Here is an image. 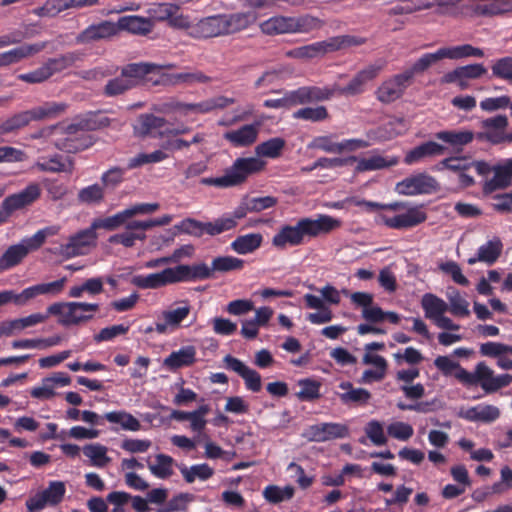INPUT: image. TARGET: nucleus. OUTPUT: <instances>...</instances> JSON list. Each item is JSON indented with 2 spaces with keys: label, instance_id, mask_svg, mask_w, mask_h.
Masks as SVG:
<instances>
[{
  "label": "nucleus",
  "instance_id": "3",
  "mask_svg": "<svg viewBox=\"0 0 512 512\" xmlns=\"http://www.w3.org/2000/svg\"><path fill=\"white\" fill-rule=\"evenodd\" d=\"M323 22L311 15L274 16L260 24L262 33L274 36L279 34L309 33L321 28Z\"/></svg>",
  "mask_w": 512,
  "mask_h": 512
},
{
  "label": "nucleus",
  "instance_id": "48",
  "mask_svg": "<svg viewBox=\"0 0 512 512\" xmlns=\"http://www.w3.org/2000/svg\"><path fill=\"white\" fill-rule=\"evenodd\" d=\"M448 311L455 317H467L470 315V304L461 292L453 287L446 292Z\"/></svg>",
  "mask_w": 512,
  "mask_h": 512
},
{
  "label": "nucleus",
  "instance_id": "49",
  "mask_svg": "<svg viewBox=\"0 0 512 512\" xmlns=\"http://www.w3.org/2000/svg\"><path fill=\"white\" fill-rule=\"evenodd\" d=\"M104 290L103 277H92L86 279L82 284L74 285L69 289V297L81 298L84 293L90 296L98 295Z\"/></svg>",
  "mask_w": 512,
  "mask_h": 512
},
{
  "label": "nucleus",
  "instance_id": "21",
  "mask_svg": "<svg viewBox=\"0 0 512 512\" xmlns=\"http://www.w3.org/2000/svg\"><path fill=\"white\" fill-rule=\"evenodd\" d=\"M385 66V61L380 60L366 66L344 88L338 87V93L343 95H357L364 91L365 85L378 76Z\"/></svg>",
  "mask_w": 512,
  "mask_h": 512
},
{
  "label": "nucleus",
  "instance_id": "36",
  "mask_svg": "<svg viewBox=\"0 0 512 512\" xmlns=\"http://www.w3.org/2000/svg\"><path fill=\"white\" fill-rule=\"evenodd\" d=\"M435 138L447 144L453 151H461L464 146L472 142L474 133L471 130H443L435 134Z\"/></svg>",
  "mask_w": 512,
  "mask_h": 512
},
{
  "label": "nucleus",
  "instance_id": "59",
  "mask_svg": "<svg viewBox=\"0 0 512 512\" xmlns=\"http://www.w3.org/2000/svg\"><path fill=\"white\" fill-rule=\"evenodd\" d=\"M294 495V488L291 486L279 487L269 485L263 491L264 498L270 503H279L289 500Z\"/></svg>",
  "mask_w": 512,
  "mask_h": 512
},
{
  "label": "nucleus",
  "instance_id": "32",
  "mask_svg": "<svg viewBox=\"0 0 512 512\" xmlns=\"http://www.w3.org/2000/svg\"><path fill=\"white\" fill-rule=\"evenodd\" d=\"M445 151L446 147L444 145L434 141H427L409 150L404 157V163L413 165L426 158L441 156Z\"/></svg>",
  "mask_w": 512,
  "mask_h": 512
},
{
  "label": "nucleus",
  "instance_id": "22",
  "mask_svg": "<svg viewBox=\"0 0 512 512\" xmlns=\"http://www.w3.org/2000/svg\"><path fill=\"white\" fill-rule=\"evenodd\" d=\"M437 181L427 174H417L396 184L395 190L402 195L427 194L436 190Z\"/></svg>",
  "mask_w": 512,
  "mask_h": 512
},
{
  "label": "nucleus",
  "instance_id": "55",
  "mask_svg": "<svg viewBox=\"0 0 512 512\" xmlns=\"http://www.w3.org/2000/svg\"><path fill=\"white\" fill-rule=\"evenodd\" d=\"M444 59L457 60L467 57H483L484 53L480 48L470 44L459 46L442 47Z\"/></svg>",
  "mask_w": 512,
  "mask_h": 512
},
{
  "label": "nucleus",
  "instance_id": "23",
  "mask_svg": "<svg viewBox=\"0 0 512 512\" xmlns=\"http://www.w3.org/2000/svg\"><path fill=\"white\" fill-rule=\"evenodd\" d=\"M410 83V74H397L381 84L377 90V98L383 103L393 102L402 96Z\"/></svg>",
  "mask_w": 512,
  "mask_h": 512
},
{
  "label": "nucleus",
  "instance_id": "42",
  "mask_svg": "<svg viewBox=\"0 0 512 512\" xmlns=\"http://www.w3.org/2000/svg\"><path fill=\"white\" fill-rule=\"evenodd\" d=\"M118 26L132 34L146 35L152 31L154 24L148 17L129 15L121 17Z\"/></svg>",
  "mask_w": 512,
  "mask_h": 512
},
{
  "label": "nucleus",
  "instance_id": "25",
  "mask_svg": "<svg viewBox=\"0 0 512 512\" xmlns=\"http://www.w3.org/2000/svg\"><path fill=\"white\" fill-rule=\"evenodd\" d=\"M351 302L362 309V318L369 323H380L385 320V312L374 304V296L368 292H354L351 294Z\"/></svg>",
  "mask_w": 512,
  "mask_h": 512
},
{
  "label": "nucleus",
  "instance_id": "9",
  "mask_svg": "<svg viewBox=\"0 0 512 512\" xmlns=\"http://www.w3.org/2000/svg\"><path fill=\"white\" fill-rule=\"evenodd\" d=\"M352 44H356V42L351 37L337 36L324 41L293 48L286 52V56L294 59L310 60L321 57L326 53L340 50Z\"/></svg>",
  "mask_w": 512,
  "mask_h": 512
},
{
  "label": "nucleus",
  "instance_id": "44",
  "mask_svg": "<svg viewBox=\"0 0 512 512\" xmlns=\"http://www.w3.org/2000/svg\"><path fill=\"white\" fill-rule=\"evenodd\" d=\"M34 167L39 171L43 172H71L73 164L68 157H62L60 155H54L51 157L41 156L37 159Z\"/></svg>",
  "mask_w": 512,
  "mask_h": 512
},
{
  "label": "nucleus",
  "instance_id": "47",
  "mask_svg": "<svg viewBox=\"0 0 512 512\" xmlns=\"http://www.w3.org/2000/svg\"><path fill=\"white\" fill-rule=\"evenodd\" d=\"M263 242L260 233H248L236 237L230 244L231 249L239 255H247L256 251Z\"/></svg>",
  "mask_w": 512,
  "mask_h": 512
},
{
  "label": "nucleus",
  "instance_id": "51",
  "mask_svg": "<svg viewBox=\"0 0 512 512\" xmlns=\"http://www.w3.org/2000/svg\"><path fill=\"white\" fill-rule=\"evenodd\" d=\"M285 146L286 141L283 138H270L267 141H264L256 146V158H258L259 160H261L260 157L276 159L281 156Z\"/></svg>",
  "mask_w": 512,
  "mask_h": 512
},
{
  "label": "nucleus",
  "instance_id": "39",
  "mask_svg": "<svg viewBox=\"0 0 512 512\" xmlns=\"http://www.w3.org/2000/svg\"><path fill=\"white\" fill-rule=\"evenodd\" d=\"M272 316L273 310L267 306L256 309L253 319L244 320L242 322L241 334L248 339L255 338L258 335L259 327L265 326Z\"/></svg>",
  "mask_w": 512,
  "mask_h": 512
},
{
  "label": "nucleus",
  "instance_id": "53",
  "mask_svg": "<svg viewBox=\"0 0 512 512\" xmlns=\"http://www.w3.org/2000/svg\"><path fill=\"white\" fill-rule=\"evenodd\" d=\"M443 59L444 55L442 48H439L437 51L433 53L423 54L419 59H417L413 63V65L410 68L406 69L404 72L406 74H410V79L412 80L416 74L426 71L429 67Z\"/></svg>",
  "mask_w": 512,
  "mask_h": 512
},
{
  "label": "nucleus",
  "instance_id": "34",
  "mask_svg": "<svg viewBox=\"0 0 512 512\" xmlns=\"http://www.w3.org/2000/svg\"><path fill=\"white\" fill-rule=\"evenodd\" d=\"M460 416L472 422L491 423L500 417V409L495 405L480 403L462 410Z\"/></svg>",
  "mask_w": 512,
  "mask_h": 512
},
{
  "label": "nucleus",
  "instance_id": "62",
  "mask_svg": "<svg viewBox=\"0 0 512 512\" xmlns=\"http://www.w3.org/2000/svg\"><path fill=\"white\" fill-rule=\"evenodd\" d=\"M104 199L103 187L99 184H92L82 188L78 192V200L83 204H98Z\"/></svg>",
  "mask_w": 512,
  "mask_h": 512
},
{
  "label": "nucleus",
  "instance_id": "46",
  "mask_svg": "<svg viewBox=\"0 0 512 512\" xmlns=\"http://www.w3.org/2000/svg\"><path fill=\"white\" fill-rule=\"evenodd\" d=\"M223 16L226 35L246 29L257 19V15L253 11L223 14Z\"/></svg>",
  "mask_w": 512,
  "mask_h": 512
},
{
  "label": "nucleus",
  "instance_id": "33",
  "mask_svg": "<svg viewBox=\"0 0 512 512\" xmlns=\"http://www.w3.org/2000/svg\"><path fill=\"white\" fill-rule=\"evenodd\" d=\"M160 68L159 72H155L151 76L153 77L152 83L157 84H194V83H205L209 81V77L204 75L202 72L196 71V72H184V73H177L172 76H167L162 73V67L158 66Z\"/></svg>",
  "mask_w": 512,
  "mask_h": 512
},
{
  "label": "nucleus",
  "instance_id": "43",
  "mask_svg": "<svg viewBox=\"0 0 512 512\" xmlns=\"http://www.w3.org/2000/svg\"><path fill=\"white\" fill-rule=\"evenodd\" d=\"M174 459L166 454H157L154 458L147 459V467L150 473L158 479H168L173 473Z\"/></svg>",
  "mask_w": 512,
  "mask_h": 512
},
{
  "label": "nucleus",
  "instance_id": "17",
  "mask_svg": "<svg viewBox=\"0 0 512 512\" xmlns=\"http://www.w3.org/2000/svg\"><path fill=\"white\" fill-rule=\"evenodd\" d=\"M96 244V233L93 228L82 230L71 236L68 242L59 246L58 252L65 258H73L87 254Z\"/></svg>",
  "mask_w": 512,
  "mask_h": 512
},
{
  "label": "nucleus",
  "instance_id": "2",
  "mask_svg": "<svg viewBox=\"0 0 512 512\" xmlns=\"http://www.w3.org/2000/svg\"><path fill=\"white\" fill-rule=\"evenodd\" d=\"M158 65L151 63H134L127 65L122 69L119 76L109 80L104 88L106 96L113 97L124 93L134 87L139 80L152 82L151 76L155 72H159Z\"/></svg>",
  "mask_w": 512,
  "mask_h": 512
},
{
  "label": "nucleus",
  "instance_id": "41",
  "mask_svg": "<svg viewBox=\"0 0 512 512\" xmlns=\"http://www.w3.org/2000/svg\"><path fill=\"white\" fill-rule=\"evenodd\" d=\"M178 282L204 280L213 274L212 266L209 267L204 263L196 265H179L175 267Z\"/></svg>",
  "mask_w": 512,
  "mask_h": 512
},
{
  "label": "nucleus",
  "instance_id": "58",
  "mask_svg": "<svg viewBox=\"0 0 512 512\" xmlns=\"http://www.w3.org/2000/svg\"><path fill=\"white\" fill-rule=\"evenodd\" d=\"M128 218L125 210H122L112 216L106 218H99L92 222L91 227L95 231L96 229L115 230L122 225H126Z\"/></svg>",
  "mask_w": 512,
  "mask_h": 512
},
{
  "label": "nucleus",
  "instance_id": "27",
  "mask_svg": "<svg viewBox=\"0 0 512 512\" xmlns=\"http://www.w3.org/2000/svg\"><path fill=\"white\" fill-rule=\"evenodd\" d=\"M132 283L141 289H158L169 284L178 283V280L175 267H170L157 273L134 276Z\"/></svg>",
  "mask_w": 512,
  "mask_h": 512
},
{
  "label": "nucleus",
  "instance_id": "8",
  "mask_svg": "<svg viewBox=\"0 0 512 512\" xmlns=\"http://www.w3.org/2000/svg\"><path fill=\"white\" fill-rule=\"evenodd\" d=\"M469 166H472L479 175L484 177H487L490 173H493V176L490 179L486 178L484 181L483 190L485 193H492L498 189H504L511 184V158L505 159L493 166L485 161L472 162L469 164Z\"/></svg>",
  "mask_w": 512,
  "mask_h": 512
},
{
  "label": "nucleus",
  "instance_id": "56",
  "mask_svg": "<svg viewBox=\"0 0 512 512\" xmlns=\"http://www.w3.org/2000/svg\"><path fill=\"white\" fill-rule=\"evenodd\" d=\"M145 239L146 233L130 228V222H128L125 225V231L112 235L109 238V242L113 244H121L124 247H132L137 240L143 241Z\"/></svg>",
  "mask_w": 512,
  "mask_h": 512
},
{
  "label": "nucleus",
  "instance_id": "13",
  "mask_svg": "<svg viewBox=\"0 0 512 512\" xmlns=\"http://www.w3.org/2000/svg\"><path fill=\"white\" fill-rule=\"evenodd\" d=\"M183 30L195 39H207L226 35L223 14L212 15L199 19L193 23L188 16V27Z\"/></svg>",
  "mask_w": 512,
  "mask_h": 512
},
{
  "label": "nucleus",
  "instance_id": "35",
  "mask_svg": "<svg viewBox=\"0 0 512 512\" xmlns=\"http://www.w3.org/2000/svg\"><path fill=\"white\" fill-rule=\"evenodd\" d=\"M196 348L192 345L181 347L173 351L163 360V366L171 371L188 367L196 362Z\"/></svg>",
  "mask_w": 512,
  "mask_h": 512
},
{
  "label": "nucleus",
  "instance_id": "12",
  "mask_svg": "<svg viewBox=\"0 0 512 512\" xmlns=\"http://www.w3.org/2000/svg\"><path fill=\"white\" fill-rule=\"evenodd\" d=\"M235 102L234 98H228L225 96H216L210 99H206L199 103H183V102H171L163 106V111H176L180 115L187 116L190 114H205L216 109H223L228 105Z\"/></svg>",
  "mask_w": 512,
  "mask_h": 512
},
{
  "label": "nucleus",
  "instance_id": "50",
  "mask_svg": "<svg viewBox=\"0 0 512 512\" xmlns=\"http://www.w3.org/2000/svg\"><path fill=\"white\" fill-rule=\"evenodd\" d=\"M104 417L108 422L118 424L126 431L136 432L141 429L140 421L124 410L107 412Z\"/></svg>",
  "mask_w": 512,
  "mask_h": 512
},
{
  "label": "nucleus",
  "instance_id": "40",
  "mask_svg": "<svg viewBox=\"0 0 512 512\" xmlns=\"http://www.w3.org/2000/svg\"><path fill=\"white\" fill-rule=\"evenodd\" d=\"M116 33V27L113 23L105 21L99 24L91 25L81 32L76 40L78 43L87 44L94 41L111 37Z\"/></svg>",
  "mask_w": 512,
  "mask_h": 512
},
{
  "label": "nucleus",
  "instance_id": "24",
  "mask_svg": "<svg viewBox=\"0 0 512 512\" xmlns=\"http://www.w3.org/2000/svg\"><path fill=\"white\" fill-rule=\"evenodd\" d=\"M223 362L227 369L235 372L244 380L245 386L248 390L252 392H258L261 390V376L256 370L251 369L244 362L231 355H226L223 358Z\"/></svg>",
  "mask_w": 512,
  "mask_h": 512
},
{
  "label": "nucleus",
  "instance_id": "38",
  "mask_svg": "<svg viewBox=\"0 0 512 512\" xmlns=\"http://www.w3.org/2000/svg\"><path fill=\"white\" fill-rule=\"evenodd\" d=\"M44 47L45 43L24 44L9 51L0 53V67L18 63L21 60L40 52Z\"/></svg>",
  "mask_w": 512,
  "mask_h": 512
},
{
  "label": "nucleus",
  "instance_id": "19",
  "mask_svg": "<svg viewBox=\"0 0 512 512\" xmlns=\"http://www.w3.org/2000/svg\"><path fill=\"white\" fill-rule=\"evenodd\" d=\"M306 238L304 226L300 219L295 225L282 226L272 237L271 243L273 247L284 250L304 244Z\"/></svg>",
  "mask_w": 512,
  "mask_h": 512
},
{
  "label": "nucleus",
  "instance_id": "54",
  "mask_svg": "<svg viewBox=\"0 0 512 512\" xmlns=\"http://www.w3.org/2000/svg\"><path fill=\"white\" fill-rule=\"evenodd\" d=\"M180 472L187 483H193L196 479L205 481L214 474L213 468L206 463L196 464L190 467L181 466Z\"/></svg>",
  "mask_w": 512,
  "mask_h": 512
},
{
  "label": "nucleus",
  "instance_id": "6",
  "mask_svg": "<svg viewBox=\"0 0 512 512\" xmlns=\"http://www.w3.org/2000/svg\"><path fill=\"white\" fill-rule=\"evenodd\" d=\"M98 303L89 302H61L48 307V314L58 317V323L62 326H74L92 320L99 311Z\"/></svg>",
  "mask_w": 512,
  "mask_h": 512
},
{
  "label": "nucleus",
  "instance_id": "16",
  "mask_svg": "<svg viewBox=\"0 0 512 512\" xmlns=\"http://www.w3.org/2000/svg\"><path fill=\"white\" fill-rule=\"evenodd\" d=\"M76 59L77 57L72 53L59 58L50 59L38 69L29 73L20 74L18 78L27 83H41L50 78L54 73L71 66Z\"/></svg>",
  "mask_w": 512,
  "mask_h": 512
},
{
  "label": "nucleus",
  "instance_id": "20",
  "mask_svg": "<svg viewBox=\"0 0 512 512\" xmlns=\"http://www.w3.org/2000/svg\"><path fill=\"white\" fill-rule=\"evenodd\" d=\"M487 74L484 65L476 63L457 67L456 69L446 73L441 81L443 83L456 84L461 90L467 89L470 81L480 79Z\"/></svg>",
  "mask_w": 512,
  "mask_h": 512
},
{
  "label": "nucleus",
  "instance_id": "15",
  "mask_svg": "<svg viewBox=\"0 0 512 512\" xmlns=\"http://www.w3.org/2000/svg\"><path fill=\"white\" fill-rule=\"evenodd\" d=\"M348 435V426L336 422H324L310 425L302 433V436L311 442H327L335 439H343Z\"/></svg>",
  "mask_w": 512,
  "mask_h": 512
},
{
  "label": "nucleus",
  "instance_id": "5",
  "mask_svg": "<svg viewBox=\"0 0 512 512\" xmlns=\"http://www.w3.org/2000/svg\"><path fill=\"white\" fill-rule=\"evenodd\" d=\"M57 232V227H46L33 236L22 239L18 244L8 247L0 257V273L21 263L30 251L38 249L48 236L55 235Z\"/></svg>",
  "mask_w": 512,
  "mask_h": 512
},
{
  "label": "nucleus",
  "instance_id": "11",
  "mask_svg": "<svg viewBox=\"0 0 512 512\" xmlns=\"http://www.w3.org/2000/svg\"><path fill=\"white\" fill-rule=\"evenodd\" d=\"M191 313V305L186 301L176 302L161 311L155 322L158 334H171L182 327V323Z\"/></svg>",
  "mask_w": 512,
  "mask_h": 512
},
{
  "label": "nucleus",
  "instance_id": "28",
  "mask_svg": "<svg viewBox=\"0 0 512 512\" xmlns=\"http://www.w3.org/2000/svg\"><path fill=\"white\" fill-rule=\"evenodd\" d=\"M504 245L500 237L492 236L481 244L475 255L467 260L469 265H474L477 262L493 265L497 262L502 254Z\"/></svg>",
  "mask_w": 512,
  "mask_h": 512
},
{
  "label": "nucleus",
  "instance_id": "45",
  "mask_svg": "<svg viewBox=\"0 0 512 512\" xmlns=\"http://www.w3.org/2000/svg\"><path fill=\"white\" fill-rule=\"evenodd\" d=\"M420 303L425 317L430 321L448 312L447 302L433 293H425Z\"/></svg>",
  "mask_w": 512,
  "mask_h": 512
},
{
  "label": "nucleus",
  "instance_id": "14",
  "mask_svg": "<svg viewBox=\"0 0 512 512\" xmlns=\"http://www.w3.org/2000/svg\"><path fill=\"white\" fill-rule=\"evenodd\" d=\"M66 493L65 483L62 481H51L48 487L30 497L26 506L29 511H40L46 507L58 505Z\"/></svg>",
  "mask_w": 512,
  "mask_h": 512
},
{
  "label": "nucleus",
  "instance_id": "63",
  "mask_svg": "<svg viewBox=\"0 0 512 512\" xmlns=\"http://www.w3.org/2000/svg\"><path fill=\"white\" fill-rule=\"evenodd\" d=\"M364 430L366 436L374 445L382 446L387 443L384 426L381 422L377 420H371L366 424Z\"/></svg>",
  "mask_w": 512,
  "mask_h": 512
},
{
  "label": "nucleus",
  "instance_id": "18",
  "mask_svg": "<svg viewBox=\"0 0 512 512\" xmlns=\"http://www.w3.org/2000/svg\"><path fill=\"white\" fill-rule=\"evenodd\" d=\"M179 9L178 5L172 3H155L147 10L148 18L153 23L154 21H168L170 26L184 29V27H188V15L180 13Z\"/></svg>",
  "mask_w": 512,
  "mask_h": 512
},
{
  "label": "nucleus",
  "instance_id": "64",
  "mask_svg": "<svg viewBox=\"0 0 512 512\" xmlns=\"http://www.w3.org/2000/svg\"><path fill=\"white\" fill-rule=\"evenodd\" d=\"M492 75L512 84V57H503L496 60L492 66Z\"/></svg>",
  "mask_w": 512,
  "mask_h": 512
},
{
  "label": "nucleus",
  "instance_id": "60",
  "mask_svg": "<svg viewBox=\"0 0 512 512\" xmlns=\"http://www.w3.org/2000/svg\"><path fill=\"white\" fill-rule=\"evenodd\" d=\"M408 129L403 119H393L389 121L383 128L378 130V140H389L405 133Z\"/></svg>",
  "mask_w": 512,
  "mask_h": 512
},
{
  "label": "nucleus",
  "instance_id": "26",
  "mask_svg": "<svg viewBox=\"0 0 512 512\" xmlns=\"http://www.w3.org/2000/svg\"><path fill=\"white\" fill-rule=\"evenodd\" d=\"M307 238L328 234L341 227L342 222L330 215L318 214L316 218H301Z\"/></svg>",
  "mask_w": 512,
  "mask_h": 512
},
{
  "label": "nucleus",
  "instance_id": "29",
  "mask_svg": "<svg viewBox=\"0 0 512 512\" xmlns=\"http://www.w3.org/2000/svg\"><path fill=\"white\" fill-rule=\"evenodd\" d=\"M41 189L38 184H30L25 189L12 194L2 202L3 210L10 214L13 211L22 209L39 198Z\"/></svg>",
  "mask_w": 512,
  "mask_h": 512
},
{
  "label": "nucleus",
  "instance_id": "37",
  "mask_svg": "<svg viewBox=\"0 0 512 512\" xmlns=\"http://www.w3.org/2000/svg\"><path fill=\"white\" fill-rule=\"evenodd\" d=\"M338 393L340 401L345 405L364 406L371 399V393L364 388H356L348 381L341 382Z\"/></svg>",
  "mask_w": 512,
  "mask_h": 512
},
{
  "label": "nucleus",
  "instance_id": "57",
  "mask_svg": "<svg viewBox=\"0 0 512 512\" xmlns=\"http://www.w3.org/2000/svg\"><path fill=\"white\" fill-rule=\"evenodd\" d=\"M244 266V260L234 256H219L213 259V272H230L241 270Z\"/></svg>",
  "mask_w": 512,
  "mask_h": 512
},
{
  "label": "nucleus",
  "instance_id": "7",
  "mask_svg": "<svg viewBox=\"0 0 512 512\" xmlns=\"http://www.w3.org/2000/svg\"><path fill=\"white\" fill-rule=\"evenodd\" d=\"M265 162L258 158H238L223 176L206 178L202 183L216 187H232L241 184L252 174L261 171Z\"/></svg>",
  "mask_w": 512,
  "mask_h": 512
},
{
  "label": "nucleus",
  "instance_id": "1",
  "mask_svg": "<svg viewBox=\"0 0 512 512\" xmlns=\"http://www.w3.org/2000/svg\"><path fill=\"white\" fill-rule=\"evenodd\" d=\"M316 291L318 295L307 293L303 296V300L306 308L315 310L306 315V320L311 324L321 325L333 319L330 305H338L341 302V291L331 284L317 288Z\"/></svg>",
  "mask_w": 512,
  "mask_h": 512
},
{
  "label": "nucleus",
  "instance_id": "4",
  "mask_svg": "<svg viewBox=\"0 0 512 512\" xmlns=\"http://www.w3.org/2000/svg\"><path fill=\"white\" fill-rule=\"evenodd\" d=\"M387 210L395 212L394 216L380 213L376 221L391 229H408L424 222L427 215L421 206H413L406 202H393L387 204Z\"/></svg>",
  "mask_w": 512,
  "mask_h": 512
},
{
  "label": "nucleus",
  "instance_id": "31",
  "mask_svg": "<svg viewBox=\"0 0 512 512\" xmlns=\"http://www.w3.org/2000/svg\"><path fill=\"white\" fill-rule=\"evenodd\" d=\"M260 130V124H246L239 129L224 133L223 137L234 147H247L255 143Z\"/></svg>",
  "mask_w": 512,
  "mask_h": 512
},
{
  "label": "nucleus",
  "instance_id": "30",
  "mask_svg": "<svg viewBox=\"0 0 512 512\" xmlns=\"http://www.w3.org/2000/svg\"><path fill=\"white\" fill-rule=\"evenodd\" d=\"M351 160L356 162V172L376 171L395 166L399 162L396 156H383L378 153H370L365 157L356 158L352 157Z\"/></svg>",
  "mask_w": 512,
  "mask_h": 512
},
{
  "label": "nucleus",
  "instance_id": "61",
  "mask_svg": "<svg viewBox=\"0 0 512 512\" xmlns=\"http://www.w3.org/2000/svg\"><path fill=\"white\" fill-rule=\"evenodd\" d=\"M31 122L30 115L28 111H23L18 114H15L11 118L4 121L0 124V136L14 132L18 129H21L27 126Z\"/></svg>",
  "mask_w": 512,
  "mask_h": 512
},
{
  "label": "nucleus",
  "instance_id": "52",
  "mask_svg": "<svg viewBox=\"0 0 512 512\" xmlns=\"http://www.w3.org/2000/svg\"><path fill=\"white\" fill-rule=\"evenodd\" d=\"M82 451L94 467L103 468L111 462V458L107 455L108 448L99 443L87 444Z\"/></svg>",
  "mask_w": 512,
  "mask_h": 512
},
{
  "label": "nucleus",
  "instance_id": "10",
  "mask_svg": "<svg viewBox=\"0 0 512 512\" xmlns=\"http://www.w3.org/2000/svg\"><path fill=\"white\" fill-rule=\"evenodd\" d=\"M134 132L138 136H164V135H180L188 132V128L181 126L171 128L166 119L155 116L153 114H142L135 121Z\"/></svg>",
  "mask_w": 512,
  "mask_h": 512
}]
</instances>
